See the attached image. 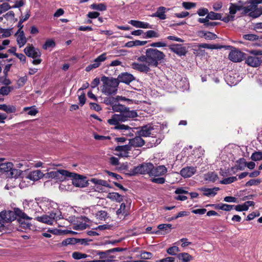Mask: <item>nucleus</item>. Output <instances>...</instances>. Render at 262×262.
Here are the masks:
<instances>
[{
  "instance_id": "1",
  "label": "nucleus",
  "mask_w": 262,
  "mask_h": 262,
  "mask_svg": "<svg viewBox=\"0 0 262 262\" xmlns=\"http://www.w3.org/2000/svg\"><path fill=\"white\" fill-rule=\"evenodd\" d=\"M137 116V113L135 111L129 110V108L125 107L121 114H116L112 115L111 118L107 120V123L111 125H114V128L119 130L125 135H129L132 134V128L128 125L121 124V122H125L130 118H134Z\"/></svg>"
},
{
  "instance_id": "2",
  "label": "nucleus",
  "mask_w": 262,
  "mask_h": 262,
  "mask_svg": "<svg viewBox=\"0 0 262 262\" xmlns=\"http://www.w3.org/2000/svg\"><path fill=\"white\" fill-rule=\"evenodd\" d=\"M18 217V221L24 227H29L30 224L29 221L32 218L19 208H14L13 211L5 210L0 213V222L2 223L11 222Z\"/></svg>"
},
{
  "instance_id": "3",
  "label": "nucleus",
  "mask_w": 262,
  "mask_h": 262,
  "mask_svg": "<svg viewBox=\"0 0 262 262\" xmlns=\"http://www.w3.org/2000/svg\"><path fill=\"white\" fill-rule=\"evenodd\" d=\"M165 54L156 49L148 48L146 50L145 55L139 57L138 61L146 62L150 67H157L164 59Z\"/></svg>"
},
{
  "instance_id": "4",
  "label": "nucleus",
  "mask_w": 262,
  "mask_h": 262,
  "mask_svg": "<svg viewBox=\"0 0 262 262\" xmlns=\"http://www.w3.org/2000/svg\"><path fill=\"white\" fill-rule=\"evenodd\" d=\"M101 81L102 82L101 91L103 94L109 96L116 94L119 85L117 79L103 76L101 77Z\"/></svg>"
},
{
  "instance_id": "5",
  "label": "nucleus",
  "mask_w": 262,
  "mask_h": 262,
  "mask_svg": "<svg viewBox=\"0 0 262 262\" xmlns=\"http://www.w3.org/2000/svg\"><path fill=\"white\" fill-rule=\"evenodd\" d=\"M62 218L61 212L59 210L52 211L49 215H44L41 216L36 217V220L38 222L45 223L48 225H53L55 221Z\"/></svg>"
},
{
  "instance_id": "6",
  "label": "nucleus",
  "mask_w": 262,
  "mask_h": 262,
  "mask_svg": "<svg viewBox=\"0 0 262 262\" xmlns=\"http://www.w3.org/2000/svg\"><path fill=\"white\" fill-rule=\"evenodd\" d=\"M39 201L40 198H35L34 200H25L23 201V204L24 208L31 213H41Z\"/></svg>"
},
{
  "instance_id": "7",
  "label": "nucleus",
  "mask_w": 262,
  "mask_h": 262,
  "mask_svg": "<svg viewBox=\"0 0 262 262\" xmlns=\"http://www.w3.org/2000/svg\"><path fill=\"white\" fill-rule=\"evenodd\" d=\"M39 203L41 208V213L47 211L52 212V211H56L58 210V204L47 198H40Z\"/></svg>"
},
{
  "instance_id": "8",
  "label": "nucleus",
  "mask_w": 262,
  "mask_h": 262,
  "mask_svg": "<svg viewBox=\"0 0 262 262\" xmlns=\"http://www.w3.org/2000/svg\"><path fill=\"white\" fill-rule=\"evenodd\" d=\"M70 172L63 169H59L55 171H52L45 174V177L48 178L55 179L57 181H65L67 178H70Z\"/></svg>"
},
{
  "instance_id": "9",
  "label": "nucleus",
  "mask_w": 262,
  "mask_h": 262,
  "mask_svg": "<svg viewBox=\"0 0 262 262\" xmlns=\"http://www.w3.org/2000/svg\"><path fill=\"white\" fill-rule=\"evenodd\" d=\"M160 131V129L158 125L149 124L141 127L139 132V135L143 137H148L150 136L154 137Z\"/></svg>"
},
{
  "instance_id": "10",
  "label": "nucleus",
  "mask_w": 262,
  "mask_h": 262,
  "mask_svg": "<svg viewBox=\"0 0 262 262\" xmlns=\"http://www.w3.org/2000/svg\"><path fill=\"white\" fill-rule=\"evenodd\" d=\"M154 165L151 163H143L134 167L132 171V174H148L150 176Z\"/></svg>"
},
{
  "instance_id": "11",
  "label": "nucleus",
  "mask_w": 262,
  "mask_h": 262,
  "mask_svg": "<svg viewBox=\"0 0 262 262\" xmlns=\"http://www.w3.org/2000/svg\"><path fill=\"white\" fill-rule=\"evenodd\" d=\"M70 178H72L71 183L75 187L82 188L86 187L88 185V181L86 177L71 172Z\"/></svg>"
},
{
  "instance_id": "12",
  "label": "nucleus",
  "mask_w": 262,
  "mask_h": 262,
  "mask_svg": "<svg viewBox=\"0 0 262 262\" xmlns=\"http://www.w3.org/2000/svg\"><path fill=\"white\" fill-rule=\"evenodd\" d=\"M106 59V54L103 53L98 56L94 61V63L89 64L85 68L86 72H90L94 69H96L100 66L101 62L104 61Z\"/></svg>"
},
{
  "instance_id": "13",
  "label": "nucleus",
  "mask_w": 262,
  "mask_h": 262,
  "mask_svg": "<svg viewBox=\"0 0 262 262\" xmlns=\"http://www.w3.org/2000/svg\"><path fill=\"white\" fill-rule=\"evenodd\" d=\"M24 51L27 56L32 58H36L41 55L39 50L37 48H35L32 45L27 46Z\"/></svg>"
},
{
  "instance_id": "14",
  "label": "nucleus",
  "mask_w": 262,
  "mask_h": 262,
  "mask_svg": "<svg viewBox=\"0 0 262 262\" xmlns=\"http://www.w3.org/2000/svg\"><path fill=\"white\" fill-rule=\"evenodd\" d=\"M245 54L238 50H232L229 54V59L235 62H241L245 58Z\"/></svg>"
},
{
  "instance_id": "15",
  "label": "nucleus",
  "mask_w": 262,
  "mask_h": 262,
  "mask_svg": "<svg viewBox=\"0 0 262 262\" xmlns=\"http://www.w3.org/2000/svg\"><path fill=\"white\" fill-rule=\"evenodd\" d=\"M132 68L136 70H137L140 72L147 73L150 71V66L146 62L140 63L134 62L131 64Z\"/></svg>"
},
{
  "instance_id": "16",
  "label": "nucleus",
  "mask_w": 262,
  "mask_h": 262,
  "mask_svg": "<svg viewBox=\"0 0 262 262\" xmlns=\"http://www.w3.org/2000/svg\"><path fill=\"white\" fill-rule=\"evenodd\" d=\"M134 77L131 74L127 72L122 73L119 75L117 79L118 80V84L120 82L129 84L130 82L134 80Z\"/></svg>"
},
{
  "instance_id": "17",
  "label": "nucleus",
  "mask_w": 262,
  "mask_h": 262,
  "mask_svg": "<svg viewBox=\"0 0 262 262\" xmlns=\"http://www.w3.org/2000/svg\"><path fill=\"white\" fill-rule=\"evenodd\" d=\"M130 150L129 144L124 145H118L115 147V151L119 152L117 154L119 156L122 157H127L128 151Z\"/></svg>"
},
{
  "instance_id": "18",
  "label": "nucleus",
  "mask_w": 262,
  "mask_h": 262,
  "mask_svg": "<svg viewBox=\"0 0 262 262\" xmlns=\"http://www.w3.org/2000/svg\"><path fill=\"white\" fill-rule=\"evenodd\" d=\"M167 172V168L164 165H160L152 169L150 177H161L165 175Z\"/></svg>"
},
{
  "instance_id": "19",
  "label": "nucleus",
  "mask_w": 262,
  "mask_h": 262,
  "mask_svg": "<svg viewBox=\"0 0 262 262\" xmlns=\"http://www.w3.org/2000/svg\"><path fill=\"white\" fill-rule=\"evenodd\" d=\"M169 9L165 7L161 6L157 8V11L152 14L150 16L152 17H158L160 19L164 20L166 19V15L165 13L167 12Z\"/></svg>"
},
{
  "instance_id": "20",
  "label": "nucleus",
  "mask_w": 262,
  "mask_h": 262,
  "mask_svg": "<svg viewBox=\"0 0 262 262\" xmlns=\"http://www.w3.org/2000/svg\"><path fill=\"white\" fill-rule=\"evenodd\" d=\"M169 49L180 56L185 55L187 52L186 47L179 44L171 45L169 47Z\"/></svg>"
},
{
  "instance_id": "21",
  "label": "nucleus",
  "mask_w": 262,
  "mask_h": 262,
  "mask_svg": "<svg viewBox=\"0 0 262 262\" xmlns=\"http://www.w3.org/2000/svg\"><path fill=\"white\" fill-rule=\"evenodd\" d=\"M245 62L250 67H258L261 63V59L256 56H249L246 58Z\"/></svg>"
},
{
  "instance_id": "22",
  "label": "nucleus",
  "mask_w": 262,
  "mask_h": 262,
  "mask_svg": "<svg viewBox=\"0 0 262 262\" xmlns=\"http://www.w3.org/2000/svg\"><path fill=\"white\" fill-rule=\"evenodd\" d=\"M15 36L16 37V41L19 47H23L27 41L24 31H17L15 33Z\"/></svg>"
},
{
  "instance_id": "23",
  "label": "nucleus",
  "mask_w": 262,
  "mask_h": 262,
  "mask_svg": "<svg viewBox=\"0 0 262 262\" xmlns=\"http://www.w3.org/2000/svg\"><path fill=\"white\" fill-rule=\"evenodd\" d=\"M196 172V168L190 166L183 168L180 171L181 175L185 178H189L193 176Z\"/></svg>"
},
{
  "instance_id": "24",
  "label": "nucleus",
  "mask_w": 262,
  "mask_h": 262,
  "mask_svg": "<svg viewBox=\"0 0 262 262\" xmlns=\"http://www.w3.org/2000/svg\"><path fill=\"white\" fill-rule=\"evenodd\" d=\"M129 24L132 25V26L139 28H143V29H152V25H150L148 23L141 21L135 20H130L129 21Z\"/></svg>"
},
{
  "instance_id": "25",
  "label": "nucleus",
  "mask_w": 262,
  "mask_h": 262,
  "mask_svg": "<svg viewBox=\"0 0 262 262\" xmlns=\"http://www.w3.org/2000/svg\"><path fill=\"white\" fill-rule=\"evenodd\" d=\"M43 176H45V174H43L40 170H36L30 172L27 176V178L36 181L42 178Z\"/></svg>"
},
{
  "instance_id": "26",
  "label": "nucleus",
  "mask_w": 262,
  "mask_h": 262,
  "mask_svg": "<svg viewBox=\"0 0 262 262\" xmlns=\"http://www.w3.org/2000/svg\"><path fill=\"white\" fill-rule=\"evenodd\" d=\"M237 163H242L243 166H237V169L242 170H244L245 167L247 166L250 169H253L255 166V164L253 162H246L244 159H240L237 161Z\"/></svg>"
},
{
  "instance_id": "27",
  "label": "nucleus",
  "mask_w": 262,
  "mask_h": 262,
  "mask_svg": "<svg viewBox=\"0 0 262 262\" xmlns=\"http://www.w3.org/2000/svg\"><path fill=\"white\" fill-rule=\"evenodd\" d=\"M145 143L144 141L140 136H137L129 140V144L131 146L134 147H141Z\"/></svg>"
},
{
  "instance_id": "28",
  "label": "nucleus",
  "mask_w": 262,
  "mask_h": 262,
  "mask_svg": "<svg viewBox=\"0 0 262 262\" xmlns=\"http://www.w3.org/2000/svg\"><path fill=\"white\" fill-rule=\"evenodd\" d=\"M200 190L204 192L203 194L207 196H214L216 195V192L219 190V187H214L213 188H201Z\"/></svg>"
},
{
  "instance_id": "29",
  "label": "nucleus",
  "mask_w": 262,
  "mask_h": 262,
  "mask_svg": "<svg viewBox=\"0 0 262 262\" xmlns=\"http://www.w3.org/2000/svg\"><path fill=\"white\" fill-rule=\"evenodd\" d=\"M178 258L181 260L182 262H189L192 260L193 257L188 253H181L177 254Z\"/></svg>"
},
{
  "instance_id": "30",
  "label": "nucleus",
  "mask_w": 262,
  "mask_h": 262,
  "mask_svg": "<svg viewBox=\"0 0 262 262\" xmlns=\"http://www.w3.org/2000/svg\"><path fill=\"white\" fill-rule=\"evenodd\" d=\"M90 181L97 185L105 186L108 188H111V186L110 185V184L107 183V181L105 180L98 179L96 178H92L90 180Z\"/></svg>"
},
{
  "instance_id": "31",
  "label": "nucleus",
  "mask_w": 262,
  "mask_h": 262,
  "mask_svg": "<svg viewBox=\"0 0 262 262\" xmlns=\"http://www.w3.org/2000/svg\"><path fill=\"white\" fill-rule=\"evenodd\" d=\"M229 10V14L231 15H232L233 17H235V14L237 11L243 10V6L231 3Z\"/></svg>"
},
{
  "instance_id": "32",
  "label": "nucleus",
  "mask_w": 262,
  "mask_h": 262,
  "mask_svg": "<svg viewBox=\"0 0 262 262\" xmlns=\"http://www.w3.org/2000/svg\"><path fill=\"white\" fill-rule=\"evenodd\" d=\"M96 219L99 221H105L108 217V214L107 212L104 210H100L97 211L94 214Z\"/></svg>"
},
{
  "instance_id": "33",
  "label": "nucleus",
  "mask_w": 262,
  "mask_h": 262,
  "mask_svg": "<svg viewBox=\"0 0 262 262\" xmlns=\"http://www.w3.org/2000/svg\"><path fill=\"white\" fill-rule=\"evenodd\" d=\"M107 198L118 202H121L123 200L122 196L117 192L108 193L107 195Z\"/></svg>"
},
{
  "instance_id": "34",
  "label": "nucleus",
  "mask_w": 262,
  "mask_h": 262,
  "mask_svg": "<svg viewBox=\"0 0 262 262\" xmlns=\"http://www.w3.org/2000/svg\"><path fill=\"white\" fill-rule=\"evenodd\" d=\"M0 110L4 111L7 113H13L16 111V107L14 105L0 104Z\"/></svg>"
},
{
  "instance_id": "35",
  "label": "nucleus",
  "mask_w": 262,
  "mask_h": 262,
  "mask_svg": "<svg viewBox=\"0 0 262 262\" xmlns=\"http://www.w3.org/2000/svg\"><path fill=\"white\" fill-rule=\"evenodd\" d=\"M218 179L216 173L214 172H209L204 175V180L207 181L214 182Z\"/></svg>"
},
{
  "instance_id": "36",
  "label": "nucleus",
  "mask_w": 262,
  "mask_h": 262,
  "mask_svg": "<svg viewBox=\"0 0 262 262\" xmlns=\"http://www.w3.org/2000/svg\"><path fill=\"white\" fill-rule=\"evenodd\" d=\"M13 167V164L11 162L3 163L0 164V171L8 172L11 171Z\"/></svg>"
},
{
  "instance_id": "37",
  "label": "nucleus",
  "mask_w": 262,
  "mask_h": 262,
  "mask_svg": "<svg viewBox=\"0 0 262 262\" xmlns=\"http://www.w3.org/2000/svg\"><path fill=\"white\" fill-rule=\"evenodd\" d=\"M247 3L249 5L246 7L243 6V10L245 13H249V14L253 11L256 6L251 0L248 1Z\"/></svg>"
},
{
  "instance_id": "38",
  "label": "nucleus",
  "mask_w": 262,
  "mask_h": 262,
  "mask_svg": "<svg viewBox=\"0 0 262 262\" xmlns=\"http://www.w3.org/2000/svg\"><path fill=\"white\" fill-rule=\"evenodd\" d=\"M262 15V7L257 6L255 8L252 12L249 14V15L253 18H257Z\"/></svg>"
},
{
  "instance_id": "39",
  "label": "nucleus",
  "mask_w": 262,
  "mask_h": 262,
  "mask_svg": "<svg viewBox=\"0 0 262 262\" xmlns=\"http://www.w3.org/2000/svg\"><path fill=\"white\" fill-rule=\"evenodd\" d=\"M126 205L124 203L120 205V208L117 210L116 214L118 217L121 219L122 216L126 215L127 213L125 210Z\"/></svg>"
},
{
  "instance_id": "40",
  "label": "nucleus",
  "mask_w": 262,
  "mask_h": 262,
  "mask_svg": "<svg viewBox=\"0 0 262 262\" xmlns=\"http://www.w3.org/2000/svg\"><path fill=\"white\" fill-rule=\"evenodd\" d=\"M13 90V86H4L0 88V94L3 96L8 95Z\"/></svg>"
},
{
  "instance_id": "41",
  "label": "nucleus",
  "mask_w": 262,
  "mask_h": 262,
  "mask_svg": "<svg viewBox=\"0 0 262 262\" xmlns=\"http://www.w3.org/2000/svg\"><path fill=\"white\" fill-rule=\"evenodd\" d=\"M90 8L94 10H97L100 11H105L106 9V6L102 3L93 4L90 6Z\"/></svg>"
},
{
  "instance_id": "42",
  "label": "nucleus",
  "mask_w": 262,
  "mask_h": 262,
  "mask_svg": "<svg viewBox=\"0 0 262 262\" xmlns=\"http://www.w3.org/2000/svg\"><path fill=\"white\" fill-rule=\"evenodd\" d=\"M207 18L211 20H221L222 19V15L220 13L211 11L207 14Z\"/></svg>"
},
{
  "instance_id": "43",
  "label": "nucleus",
  "mask_w": 262,
  "mask_h": 262,
  "mask_svg": "<svg viewBox=\"0 0 262 262\" xmlns=\"http://www.w3.org/2000/svg\"><path fill=\"white\" fill-rule=\"evenodd\" d=\"M24 112H27V114L31 116H35L38 113V111L35 106L25 107L23 109Z\"/></svg>"
},
{
  "instance_id": "44",
  "label": "nucleus",
  "mask_w": 262,
  "mask_h": 262,
  "mask_svg": "<svg viewBox=\"0 0 262 262\" xmlns=\"http://www.w3.org/2000/svg\"><path fill=\"white\" fill-rule=\"evenodd\" d=\"M77 243L76 238H68L63 240L61 243L62 246H66L70 245H74Z\"/></svg>"
},
{
  "instance_id": "45",
  "label": "nucleus",
  "mask_w": 262,
  "mask_h": 262,
  "mask_svg": "<svg viewBox=\"0 0 262 262\" xmlns=\"http://www.w3.org/2000/svg\"><path fill=\"white\" fill-rule=\"evenodd\" d=\"M145 35L146 38H158L160 37V34L157 32L151 30L146 31Z\"/></svg>"
},
{
  "instance_id": "46",
  "label": "nucleus",
  "mask_w": 262,
  "mask_h": 262,
  "mask_svg": "<svg viewBox=\"0 0 262 262\" xmlns=\"http://www.w3.org/2000/svg\"><path fill=\"white\" fill-rule=\"evenodd\" d=\"M201 36L204 37L206 39L212 40L216 38V35L211 32H201Z\"/></svg>"
},
{
  "instance_id": "47",
  "label": "nucleus",
  "mask_w": 262,
  "mask_h": 262,
  "mask_svg": "<svg viewBox=\"0 0 262 262\" xmlns=\"http://www.w3.org/2000/svg\"><path fill=\"white\" fill-rule=\"evenodd\" d=\"M25 170L26 168H24L21 170L12 168L10 171V174L12 176V177L17 178L21 175L23 171Z\"/></svg>"
},
{
  "instance_id": "48",
  "label": "nucleus",
  "mask_w": 262,
  "mask_h": 262,
  "mask_svg": "<svg viewBox=\"0 0 262 262\" xmlns=\"http://www.w3.org/2000/svg\"><path fill=\"white\" fill-rule=\"evenodd\" d=\"M89 256V255L86 254L82 253L79 252H74L72 254V257L75 259H80L82 258L88 257Z\"/></svg>"
},
{
  "instance_id": "49",
  "label": "nucleus",
  "mask_w": 262,
  "mask_h": 262,
  "mask_svg": "<svg viewBox=\"0 0 262 262\" xmlns=\"http://www.w3.org/2000/svg\"><path fill=\"white\" fill-rule=\"evenodd\" d=\"M171 228V225L170 224H160L158 226V228L160 230H165L166 233H168L170 232V229Z\"/></svg>"
},
{
  "instance_id": "50",
  "label": "nucleus",
  "mask_w": 262,
  "mask_h": 262,
  "mask_svg": "<svg viewBox=\"0 0 262 262\" xmlns=\"http://www.w3.org/2000/svg\"><path fill=\"white\" fill-rule=\"evenodd\" d=\"M55 43L53 39H49L46 40L45 44L43 45V49L47 50L49 48H52L55 47Z\"/></svg>"
},
{
  "instance_id": "51",
  "label": "nucleus",
  "mask_w": 262,
  "mask_h": 262,
  "mask_svg": "<svg viewBox=\"0 0 262 262\" xmlns=\"http://www.w3.org/2000/svg\"><path fill=\"white\" fill-rule=\"evenodd\" d=\"M179 248L177 246H172L167 249V252L170 255H176L180 251Z\"/></svg>"
},
{
  "instance_id": "52",
  "label": "nucleus",
  "mask_w": 262,
  "mask_h": 262,
  "mask_svg": "<svg viewBox=\"0 0 262 262\" xmlns=\"http://www.w3.org/2000/svg\"><path fill=\"white\" fill-rule=\"evenodd\" d=\"M125 106L118 104H114L112 105V109L114 112H119V114H121Z\"/></svg>"
},
{
  "instance_id": "53",
  "label": "nucleus",
  "mask_w": 262,
  "mask_h": 262,
  "mask_svg": "<svg viewBox=\"0 0 262 262\" xmlns=\"http://www.w3.org/2000/svg\"><path fill=\"white\" fill-rule=\"evenodd\" d=\"M11 7L8 3H4L0 5V14L9 10Z\"/></svg>"
},
{
  "instance_id": "54",
  "label": "nucleus",
  "mask_w": 262,
  "mask_h": 262,
  "mask_svg": "<svg viewBox=\"0 0 262 262\" xmlns=\"http://www.w3.org/2000/svg\"><path fill=\"white\" fill-rule=\"evenodd\" d=\"M251 158L253 161L262 160V152L260 151L255 152L252 154Z\"/></svg>"
},
{
  "instance_id": "55",
  "label": "nucleus",
  "mask_w": 262,
  "mask_h": 262,
  "mask_svg": "<svg viewBox=\"0 0 262 262\" xmlns=\"http://www.w3.org/2000/svg\"><path fill=\"white\" fill-rule=\"evenodd\" d=\"M237 180L236 177H231L229 178H225L222 180L220 182L221 184H230Z\"/></svg>"
},
{
  "instance_id": "56",
  "label": "nucleus",
  "mask_w": 262,
  "mask_h": 262,
  "mask_svg": "<svg viewBox=\"0 0 262 262\" xmlns=\"http://www.w3.org/2000/svg\"><path fill=\"white\" fill-rule=\"evenodd\" d=\"M11 29H1L0 33L2 34L3 37H8L11 35Z\"/></svg>"
},
{
  "instance_id": "57",
  "label": "nucleus",
  "mask_w": 262,
  "mask_h": 262,
  "mask_svg": "<svg viewBox=\"0 0 262 262\" xmlns=\"http://www.w3.org/2000/svg\"><path fill=\"white\" fill-rule=\"evenodd\" d=\"M182 6L187 10H189L196 6V3L192 2H183Z\"/></svg>"
},
{
  "instance_id": "58",
  "label": "nucleus",
  "mask_w": 262,
  "mask_h": 262,
  "mask_svg": "<svg viewBox=\"0 0 262 262\" xmlns=\"http://www.w3.org/2000/svg\"><path fill=\"white\" fill-rule=\"evenodd\" d=\"M152 254L151 253L149 252L144 251L140 254V257L141 259H149L152 257Z\"/></svg>"
},
{
  "instance_id": "59",
  "label": "nucleus",
  "mask_w": 262,
  "mask_h": 262,
  "mask_svg": "<svg viewBox=\"0 0 262 262\" xmlns=\"http://www.w3.org/2000/svg\"><path fill=\"white\" fill-rule=\"evenodd\" d=\"M260 183V180L259 179H257V180L251 179V180H250L249 181H248L246 183V186L248 187V186H251L252 185H257Z\"/></svg>"
},
{
  "instance_id": "60",
  "label": "nucleus",
  "mask_w": 262,
  "mask_h": 262,
  "mask_svg": "<svg viewBox=\"0 0 262 262\" xmlns=\"http://www.w3.org/2000/svg\"><path fill=\"white\" fill-rule=\"evenodd\" d=\"M92 240L89 238H77V243H80L82 245L87 246Z\"/></svg>"
},
{
  "instance_id": "61",
  "label": "nucleus",
  "mask_w": 262,
  "mask_h": 262,
  "mask_svg": "<svg viewBox=\"0 0 262 262\" xmlns=\"http://www.w3.org/2000/svg\"><path fill=\"white\" fill-rule=\"evenodd\" d=\"M87 227V225L85 223H80L79 224H77V225H75L73 227V229L75 230H84L86 229Z\"/></svg>"
},
{
  "instance_id": "62",
  "label": "nucleus",
  "mask_w": 262,
  "mask_h": 262,
  "mask_svg": "<svg viewBox=\"0 0 262 262\" xmlns=\"http://www.w3.org/2000/svg\"><path fill=\"white\" fill-rule=\"evenodd\" d=\"M150 46L151 47H157V48H160V47H165L167 46V44L165 42L162 41H158V42H152L150 45Z\"/></svg>"
},
{
  "instance_id": "63",
  "label": "nucleus",
  "mask_w": 262,
  "mask_h": 262,
  "mask_svg": "<svg viewBox=\"0 0 262 262\" xmlns=\"http://www.w3.org/2000/svg\"><path fill=\"white\" fill-rule=\"evenodd\" d=\"M3 17L7 20H12L14 19V13L12 11H9Z\"/></svg>"
},
{
  "instance_id": "64",
  "label": "nucleus",
  "mask_w": 262,
  "mask_h": 262,
  "mask_svg": "<svg viewBox=\"0 0 262 262\" xmlns=\"http://www.w3.org/2000/svg\"><path fill=\"white\" fill-rule=\"evenodd\" d=\"M96 253L99 256L101 259H104L107 258V256L110 253H108L107 251L105 252L96 251Z\"/></svg>"
}]
</instances>
